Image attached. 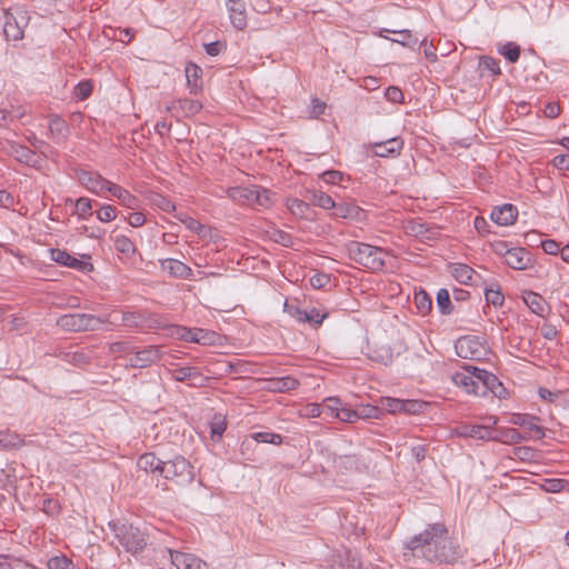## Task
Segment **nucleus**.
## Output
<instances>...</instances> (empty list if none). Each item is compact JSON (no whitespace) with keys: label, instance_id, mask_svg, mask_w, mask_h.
<instances>
[{"label":"nucleus","instance_id":"nucleus-1","mask_svg":"<svg viewBox=\"0 0 569 569\" xmlns=\"http://www.w3.org/2000/svg\"><path fill=\"white\" fill-rule=\"evenodd\" d=\"M447 532L446 527L442 523H433L429 526L423 532L412 537L407 543V548L415 552V555H421L428 561L447 562L449 555L443 550H439L440 538Z\"/></svg>","mask_w":569,"mask_h":569},{"label":"nucleus","instance_id":"nucleus-2","mask_svg":"<svg viewBox=\"0 0 569 569\" xmlns=\"http://www.w3.org/2000/svg\"><path fill=\"white\" fill-rule=\"evenodd\" d=\"M108 525L119 545L127 552L137 555L147 547L148 537L140 528L120 520H111Z\"/></svg>","mask_w":569,"mask_h":569},{"label":"nucleus","instance_id":"nucleus-3","mask_svg":"<svg viewBox=\"0 0 569 569\" xmlns=\"http://www.w3.org/2000/svg\"><path fill=\"white\" fill-rule=\"evenodd\" d=\"M346 251L350 259L372 271L382 270L385 267L386 251L382 248L359 241L346 243Z\"/></svg>","mask_w":569,"mask_h":569},{"label":"nucleus","instance_id":"nucleus-4","mask_svg":"<svg viewBox=\"0 0 569 569\" xmlns=\"http://www.w3.org/2000/svg\"><path fill=\"white\" fill-rule=\"evenodd\" d=\"M232 201L253 208H269L272 204L271 191L257 184L250 187H230L226 189Z\"/></svg>","mask_w":569,"mask_h":569},{"label":"nucleus","instance_id":"nucleus-5","mask_svg":"<svg viewBox=\"0 0 569 569\" xmlns=\"http://www.w3.org/2000/svg\"><path fill=\"white\" fill-rule=\"evenodd\" d=\"M104 323H112L110 316L101 317L91 313H68L57 320V325L61 329L72 332L98 331L101 330Z\"/></svg>","mask_w":569,"mask_h":569},{"label":"nucleus","instance_id":"nucleus-6","mask_svg":"<svg viewBox=\"0 0 569 569\" xmlns=\"http://www.w3.org/2000/svg\"><path fill=\"white\" fill-rule=\"evenodd\" d=\"M161 476L178 486L186 487L193 482L196 470L189 460L177 455L172 459L163 461Z\"/></svg>","mask_w":569,"mask_h":569},{"label":"nucleus","instance_id":"nucleus-7","mask_svg":"<svg viewBox=\"0 0 569 569\" xmlns=\"http://www.w3.org/2000/svg\"><path fill=\"white\" fill-rule=\"evenodd\" d=\"M3 33L7 40L18 41L23 39L24 28L30 17L27 10L18 9L14 12L2 9Z\"/></svg>","mask_w":569,"mask_h":569},{"label":"nucleus","instance_id":"nucleus-8","mask_svg":"<svg viewBox=\"0 0 569 569\" xmlns=\"http://www.w3.org/2000/svg\"><path fill=\"white\" fill-rule=\"evenodd\" d=\"M498 247L505 248L503 258L508 267L515 270H530L536 264L533 254L523 247L508 248L507 242L499 241Z\"/></svg>","mask_w":569,"mask_h":569},{"label":"nucleus","instance_id":"nucleus-9","mask_svg":"<svg viewBox=\"0 0 569 569\" xmlns=\"http://www.w3.org/2000/svg\"><path fill=\"white\" fill-rule=\"evenodd\" d=\"M455 350L458 357L477 361L483 359L487 355L482 338L471 335L457 339Z\"/></svg>","mask_w":569,"mask_h":569},{"label":"nucleus","instance_id":"nucleus-10","mask_svg":"<svg viewBox=\"0 0 569 569\" xmlns=\"http://www.w3.org/2000/svg\"><path fill=\"white\" fill-rule=\"evenodd\" d=\"M476 372H479L477 378L479 379V396H487L488 392L493 393L499 399H505L508 395L507 389L502 382L492 372L478 367H472Z\"/></svg>","mask_w":569,"mask_h":569},{"label":"nucleus","instance_id":"nucleus-11","mask_svg":"<svg viewBox=\"0 0 569 569\" xmlns=\"http://www.w3.org/2000/svg\"><path fill=\"white\" fill-rule=\"evenodd\" d=\"M403 231L406 234L415 237L422 242H429L438 239L440 232L435 224H428L421 219H409L403 222Z\"/></svg>","mask_w":569,"mask_h":569},{"label":"nucleus","instance_id":"nucleus-12","mask_svg":"<svg viewBox=\"0 0 569 569\" xmlns=\"http://www.w3.org/2000/svg\"><path fill=\"white\" fill-rule=\"evenodd\" d=\"M162 357V350L159 346H148L143 349L137 350L133 347L131 356L128 358V366L132 368H148L159 361Z\"/></svg>","mask_w":569,"mask_h":569},{"label":"nucleus","instance_id":"nucleus-13","mask_svg":"<svg viewBox=\"0 0 569 569\" xmlns=\"http://www.w3.org/2000/svg\"><path fill=\"white\" fill-rule=\"evenodd\" d=\"M171 376L173 380L186 382L192 388L204 387L209 381V378L198 367L192 366L178 367L171 371Z\"/></svg>","mask_w":569,"mask_h":569},{"label":"nucleus","instance_id":"nucleus-14","mask_svg":"<svg viewBox=\"0 0 569 569\" xmlns=\"http://www.w3.org/2000/svg\"><path fill=\"white\" fill-rule=\"evenodd\" d=\"M78 179L88 191L101 197L104 196L106 191H109L112 183L100 173L93 171H81L78 173Z\"/></svg>","mask_w":569,"mask_h":569},{"label":"nucleus","instance_id":"nucleus-15","mask_svg":"<svg viewBox=\"0 0 569 569\" xmlns=\"http://www.w3.org/2000/svg\"><path fill=\"white\" fill-rule=\"evenodd\" d=\"M473 366H465L462 371H458L452 375V382L463 388L466 392L479 396V379L477 378L479 372L472 368Z\"/></svg>","mask_w":569,"mask_h":569},{"label":"nucleus","instance_id":"nucleus-16","mask_svg":"<svg viewBox=\"0 0 569 569\" xmlns=\"http://www.w3.org/2000/svg\"><path fill=\"white\" fill-rule=\"evenodd\" d=\"M284 308L299 322H307L312 327H318L328 317L327 312L321 313L319 309L311 308L310 310H303L299 307L288 306L284 303Z\"/></svg>","mask_w":569,"mask_h":569},{"label":"nucleus","instance_id":"nucleus-17","mask_svg":"<svg viewBox=\"0 0 569 569\" xmlns=\"http://www.w3.org/2000/svg\"><path fill=\"white\" fill-rule=\"evenodd\" d=\"M50 256L54 262L79 271H90L93 269V266L90 262L79 260L62 249H51Z\"/></svg>","mask_w":569,"mask_h":569},{"label":"nucleus","instance_id":"nucleus-18","mask_svg":"<svg viewBox=\"0 0 569 569\" xmlns=\"http://www.w3.org/2000/svg\"><path fill=\"white\" fill-rule=\"evenodd\" d=\"M10 154L19 162L28 164L33 168H40L42 160L36 154L33 150L27 146L11 142L9 146Z\"/></svg>","mask_w":569,"mask_h":569},{"label":"nucleus","instance_id":"nucleus-19","mask_svg":"<svg viewBox=\"0 0 569 569\" xmlns=\"http://www.w3.org/2000/svg\"><path fill=\"white\" fill-rule=\"evenodd\" d=\"M160 267L162 271L177 279H190L193 274V271L189 266L172 258L160 260Z\"/></svg>","mask_w":569,"mask_h":569},{"label":"nucleus","instance_id":"nucleus-20","mask_svg":"<svg viewBox=\"0 0 569 569\" xmlns=\"http://www.w3.org/2000/svg\"><path fill=\"white\" fill-rule=\"evenodd\" d=\"M231 24L242 30L247 27L246 3L243 0H224Z\"/></svg>","mask_w":569,"mask_h":569},{"label":"nucleus","instance_id":"nucleus-21","mask_svg":"<svg viewBox=\"0 0 569 569\" xmlns=\"http://www.w3.org/2000/svg\"><path fill=\"white\" fill-rule=\"evenodd\" d=\"M539 418L527 413H513L510 422L515 426H520L531 432L537 440L545 438V429L538 425Z\"/></svg>","mask_w":569,"mask_h":569},{"label":"nucleus","instance_id":"nucleus-22","mask_svg":"<svg viewBox=\"0 0 569 569\" xmlns=\"http://www.w3.org/2000/svg\"><path fill=\"white\" fill-rule=\"evenodd\" d=\"M518 217V209L511 203H505L499 207H495L491 211L490 218L493 222L499 226L513 224Z\"/></svg>","mask_w":569,"mask_h":569},{"label":"nucleus","instance_id":"nucleus-23","mask_svg":"<svg viewBox=\"0 0 569 569\" xmlns=\"http://www.w3.org/2000/svg\"><path fill=\"white\" fill-rule=\"evenodd\" d=\"M332 209L335 218L362 221L366 217L365 210L351 202H335Z\"/></svg>","mask_w":569,"mask_h":569},{"label":"nucleus","instance_id":"nucleus-24","mask_svg":"<svg viewBox=\"0 0 569 569\" xmlns=\"http://www.w3.org/2000/svg\"><path fill=\"white\" fill-rule=\"evenodd\" d=\"M373 153L377 157H393L400 154L403 149V140L399 137L388 139L386 141L376 142L372 144Z\"/></svg>","mask_w":569,"mask_h":569},{"label":"nucleus","instance_id":"nucleus-25","mask_svg":"<svg viewBox=\"0 0 569 569\" xmlns=\"http://www.w3.org/2000/svg\"><path fill=\"white\" fill-rule=\"evenodd\" d=\"M522 299L526 303V306L533 312L535 315L539 317H546L550 310L549 305L547 303L546 299L531 290L525 291L522 295Z\"/></svg>","mask_w":569,"mask_h":569},{"label":"nucleus","instance_id":"nucleus-26","mask_svg":"<svg viewBox=\"0 0 569 569\" xmlns=\"http://www.w3.org/2000/svg\"><path fill=\"white\" fill-rule=\"evenodd\" d=\"M119 203L128 209L137 210L140 208V200L132 194L129 190L124 189L123 187L111 183L109 191Z\"/></svg>","mask_w":569,"mask_h":569},{"label":"nucleus","instance_id":"nucleus-27","mask_svg":"<svg viewBox=\"0 0 569 569\" xmlns=\"http://www.w3.org/2000/svg\"><path fill=\"white\" fill-rule=\"evenodd\" d=\"M180 110L184 117H192L200 112L202 104L194 99H179L166 108L167 111Z\"/></svg>","mask_w":569,"mask_h":569},{"label":"nucleus","instance_id":"nucleus-28","mask_svg":"<svg viewBox=\"0 0 569 569\" xmlns=\"http://www.w3.org/2000/svg\"><path fill=\"white\" fill-rule=\"evenodd\" d=\"M458 433L462 437H469L479 440L493 439V430L481 425H466L460 427Z\"/></svg>","mask_w":569,"mask_h":569},{"label":"nucleus","instance_id":"nucleus-29","mask_svg":"<svg viewBox=\"0 0 569 569\" xmlns=\"http://www.w3.org/2000/svg\"><path fill=\"white\" fill-rule=\"evenodd\" d=\"M137 466L140 470L151 473L158 472L161 476L163 460L159 459L153 452H146L139 457Z\"/></svg>","mask_w":569,"mask_h":569},{"label":"nucleus","instance_id":"nucleus-30","mask_svg":"<svg viewBox=\"0 0 569 569\" xmlns=\"http://www.w3.org/2000/svg\"><path fill=\"white\" fill-rule=\"evenodd\" d=\"M23 445L24 440L19 433L10 430H0V450H17Z\"/></svg>","mask_w":569,"mask_h":569},{"label":"nucleus","instance_id":"nucleus-31","mask_svg":"<svg viewBox=\"0 0 569 569\" xmlns=\"http://www.w3.org/2000/svg\"><path fill=\"white\" fill-rule=\"evenodd\" d=\"M49 131L52 138L59 142L68 137L69 126L67 121L59 116H51L49 121Z\"/></svg>","mask_w":569,"mask_h":569},{"label":"nucleus","instance_id":"nucleus-32","mask_svg":"<svg viewBox=\"0 0 569 569\" xmlns=\"http://www.w3.org/2000/svg\"><path fill=\"white\" fill-rule=\"evenodd\" d=\"M184 72L190 91L197 93L201 88L202 69L196 63L189 62L186 66Z\"/></svg>","mask_w":569,"mask_h":569},{"label":"nucleus","instance_id":"nucleus-33","mask_svg":"<svg viewBox=\"0 0 569 569\" xmlns=\"http://www.w3.org/2000/svg\"><path fill=\"white\" fill-rule=\"evenodd\" d=\"M527 439H528V437L521 435L517 429L506 428V429L496 431V433L493 432L492 440L500 441L502 443L512 445V443H519Z\"/></svg>","mask_w":569,"mask_h":569},{"label":"nucleus","instance_id":"nucleus-34","mask_svg":"<svg viewBox=\"0 0 569 569\" xmlns=\"http://www.w3.org/2000/svg\"><path fill=\"white\" fill-rule=\"evenodd\" d=\"M172 563L178 568L193 569L197 556L181 551L170 550Z\"/></svg>","mask_w":569,"mask_h":569},{"label":"nucleus","instance_id":"nucleus-35","mask_svg":"<svg viewBox=\"0 0 569 569\" xmlns=\"http://www.w3.org/2000/svg\"><path fill=\"white\" fill-rule=\"evenodd\" d=\"M308 193H309L308 200L313 206L320 207L325 210H331L335 207L336 201L326 192L320 191V190H312V191H308Z\"/></svg>","mask_w":569,"mask_h":569},{"label":"nucleus","instance_id":"nucleus-36","mask_svg":"<svg viewBox=\"0 0 569 569\" xmlns=\"http://www.w3.org/2000/svg\"><path fill=\"white\" fill-rule=\"evenodd\" d=\"M479 69L481 71V74H485L486 72L492 77L501 74L500 61L490 56L480 57Z\"/></svg>","mask_w":569,"mask_h":569},{"label":"nucleus","instance_id":"nucleus-37","mask_svg":"<svg viewBox=\"0 0 569 569\" xmlns=\"http://www.w3.org/2000/svg\"><path fill=\"white\" fill-rule=\"evenodd\" d=\"M451 274L460 283L469 284L471 283L475 270L468 264L457 263L453 264Z\"/></svg>","mask_w":569,"mask_h":569},{"label":"nucleus","instance_id":"nucleus-38","mask_svg":"<svg viewBox=\"0 0 569 569\" xmlns=\"http://www.w3.org/2000/svg\"><path fill=\"white\" fill-rule=\"evenodd\" d=\"M114 249L124 254L126 257H132L137 250L133 241L126 236H117L114 238Z\"/></svg>","mask_w":569,"mask_h":569},{"label":"nucleus","instance_id":"nucleus-39","mask_svg":"<svg viewBox=\"0 0 569 569\" xmlns=\"http://www.w3.org/2000/svg\"><path fill=\"white\" fill-rule=\"evenodd\" d=\"M63 360L73 366L82 367L90 363V356L82 350H70L63 353Z\"/></svg>","mask_w":569,"mask_h":569},{"label":"nucleus","instance_id":"nucleus-40","mask_svg":"<svg viewBox=\"0 0 569 569\" xmlns=\"http://www.w3.org/2000/svg\"><path fill=\"white\" fill-rule=\"evenodd\" d=\"M271 390L278 392H286L295 390L299 386V382L297 379L287 376L271 380Z\"/></svg>","mask_w":569,"mask_h":569},{"label":"nucleus","instance_id":"nucleus-41","mask_svg":"<svg viewBox=\"0 0 569 569\" xmlns=\"http://www.w3.org/2000/svg\"><path fill=\"white\" fill-rule=\"evenodd\" d=\"M287 208L293 216L299 218H305L310 209L308 202L297 198H289L287 200Z\"/></svg>","mask_w":569,"mask_h":569},{"label":"nucleus","instance_id":"nucleus-42","mask_svg":"<svg viewBox=\"0 0 569 569\" xmlns=\"http://www.w3.org/2000/svg\"><path fill=\"white\" fill-rule=\"evenodd\" d=\"M498 52L503 56L509 62L515 63L520 58L521 49L515 42H507L499 47Z\"/></svg>","mask_w":569,"mask_h":569},{"label":"nucleus","instance_id":"nucleus-43","mask_svg":"<svg viewBox=\"0 0 569 569\" xmlns=\"http://www.w3.org/2000/svg\"><path fill=\"white\" fill-rule=\"evenodd\" d=\"M437 307L441 315H450L452 312V305L450 300L449 291L445 288L437 292Z\"/></svg>","mask_w":569,"mask_h":569},{"label":"nucleus","instance_id":"nucleus-44","mask_svg":"<svg viewBox=\"0 0 569 569\" xmlns=\"http://www.w3.org/2000/svg\"><path fill=\"white\" fill-rule=\"evenodd\" d=\"M196 338L194 343H199L202 346H212L219 339V336L211 330H206L201 328H196Z\"/></svg>","mask_w":569,"mask_h":569},{"label":"nucleus","instance_id":"nucleus-45","mask_svg":"<svg viewBox=\"0 0 569 569\" xmlns=\"http://www.w3.org/2000/svg\"><path fill=\"white\" fill-rule=\"evenodd\" d=\"M252 439L259 443H272V445H281L282 436L279 433L270 432V431H259L252 433Z\"/></svg>","mask_w":569,"mask_h":569},{"label":"nucleus","instance_id":"nucleus-46","mask_svg":"<svg viewBox=\"0 0 569 569\" xmlns=\"http://www.w3.org/2000/svg\"><path fill=\"white\" fill-rule=\"evenodd\" d=\"M415 303L419 312L426 315L431 310L432 299L426 291L420 290L415 295Z\"/></svg>","mask_w":569,"mask_h":569},{"label":"nucleus","instance_id":"nucleus-47","mask_svg":"<svg viewBox=\"0 0 569 569\" xmlns=\"http://www.w3.org/2000/svg\"><path fill=\"white\" fill-rule=\"evenodd\" d=\"M427 407H428V403L422 400H416V399L403 400L402 413H407V415L422 413V412H425Z\"/></svg>","mask_w":569,"mask_h":569},{"label":"nucleus","instance_id":"nucleus-48","mask_svg":"<svg viewBox=\"0 0 569 569\" xmlns=\"http://www.w3.org/2000/svg\"><path fill=\"white\" fill-rule=\"evenodd\" d=\"M93 90V83L91 80L80 81L73 89V94L79 101L88 99Z\"/></svg>","mask_w":569,"mask_h":569},{"label":"nucleus","instance_id":"nucleus-49","mask_svg":"<svg viewBox=\"0 0 569 569\" xmlns=\"http://www.w3.org/2000/svg\"><path fill=\"white\" fill-rule=\"evenodd\" d=\"M74 209L80 219H86L92 214V200L81 197L74 202Z\"/></svg>","mask_w":569,"mask_h":569},{"label":"nucleus","instance_id":"nucleus-50","mask_svg":"<svg viewBox=\"0 0 569 569\" xmlns=\"http://www.w3.org/2000/svg\"><path fill=\"white\" fill-rule=\"evenodd\" d=\"M485 298L488 303L495 307H501L505 302V296L500 291L499 286H497L496 288H486Z\"/></svg>","mask_w":569,"mask_h":569},{"label":"nucleus","instance_id":"nucleus-51","mask_svg":"<svg viewBox=\"0 0 569 569\" xmlns=\"http://www.w3.org/2000/svg\"><path fill=\"white\" fill-rule=\"evenodd\" d=\"M174 218H177L179 221H181L187 229H189L190 231H193L196 233H201L202 229H203V226L196 219H193L192 217H189L187 213L184 212H178L174 214Z\"/></svg>","mask_w":569,"mask_h":569},{"label":"nucleus","instance_id":"nucleus-52","mask_svg":"<svg viewBox=\"0 0 569 569\" xmlns=\"http://www.w3.org/2000/svg\"><path fill=\"white\" fill-rule=\"evenodd\" d=\"M48 569H72L73 562L64 555L51 557L47 562Z\"/></svg>","mask_w":569,"mask_h":569},{"label":"nucleus","instance_id":"nucleus-53","mask_svg":"<svg viewBox=\"0 0 569 569\" xmlns=\"http://www.w3.org/2000/svg\"><path fill=\"white\" fill-rule=\"evenodd\" d=\"M172 335L177 336L178 339L187 341V342H194L197 340L196 338V328H187L182 326H174L172 328Z\"/></svg>","mask_w":569,"mask_h":569},{"label":"nucleus","instance_id":"nucleus-54","mask_svg":"<svg viewBox=\"0 0 569 569\" xmlns=\"http://www.w3.org/2000/svg\"><path fill=\"white\" fill-rule=\"evenodd\" d=\"M381 405L390 413H401L403 409V400L397 398H382Z\"/></svg>","mask_w":569,"mask_h":569},{"label":"nucleus","instance_id":"nucleus-55","mask_svg":"<svg viewBox=\"0 0 569 569\" xmlns=\"http://www.w3.org/2000/svg\"><path fill=\"white\" fill-rule=\"evenodd\" d=\"M96 213L101 222H110L117 218V209L111 204H103Z\"/></svg>","mask_w":569,"mask_h":569},{"label":"nucleus","instance_id":"nucleus-56","mask_svg":"<svg viewBox=\"0 0 569 569\" xmlns=\"http://www.w3.org/2000/svg\"><path fill=\"white\" fill-rule=\"evenodd\" d=\"M132 350L133 347L128 341H116L109 346V353L111 355L123 353L130 357Z\"/></svg>","mask_w":569,"mask_h":569},{"label":"nucleus","instance_id":"nucleus-57","mask_svg":"<svg viewBox=\"0 0 569 569\" xmlns=\"http://www.w3.org/2000/svg\"><path fill=\"white\" fill-rule=\"evenodd\" d=\"M343 405L339 398L329 397L325 399L322 409L327 410L331 416L336 417V413L342 409Z\"/></svg>","mask_w":569,"mask_h":569},{"label":"nucleus","instance_id":"nucleus-58","mask_svg":"<svg viewBox=\"0 0 569 569\" xmlns=\"http://www.w3.org/2000/svg\"><path fill=\"white\" fill-rule=\"evenodd\" d=\"M362 417L358 411L342 407V409L336 413V418L345 422H355Z\"/></svg>","mask_w":569,"mask_h":569},{"label":"nucleus","instance_id":"nucleus-59","mask_svg":"<svg viewBox=\"0 0 569 569\" xmlns=\"http://www.w3.org/2000/svg\"><path fill=\"white\" fill-rule=\"evenodd\" d=\"M398 34L397 39H393L395 42L400 43L407 47H413L418 43V39L412 36L409 30H400L396 31Z\"/></svg>","mask_w":569,"mask_h":569},{"label":"nucleus","instance_id":"nucleus-60","mask_svg":"<svg viewBox=\"0 0 569 569\" xmlns=\"http://www.w3.org/2000/svg\"><path fill=\"white\" fill-rule=\"evenodd\" d=\"M385 97L388 101L393 102V103H400L403 101L402 91L398 87H395V86H390L387 88V90L385 92Z\"/></svg>","mask_w":569,"mask_h":569},{"label":"nucleus","instance_id":"nucleus-61","mask_svg":"<svg viewBox=\"0 0 569 569\" xmlns=\"http://www.w3.org/2000/svg\"><path fill=\"white\" fill-rule=\"evenodd\" d=\"M342 178H343V173L338 170H328L321 174V179L323 180V182L330 183V184H336V183L340 182L342 180Z\"/></svg>","mask_w":569,"mask_h":569},{"label":"nucleus","instance_id":"nucleus-62","mask_svg":"<svg viewBox=\"0 0 569 569\" xmlns=\"http://www.w3.org/2000/svg\"><path fill=\"white\" fill-rule=\"evenodd\" d=\"M122 322L124 326L137 328L141 323V317L136 312H123L122 313Z\"/></svg>","mask_w":569,"mask_h":569},{"label":"nucleus","instance_id":"nucleus-63","mask_svg":"<svg viewBox=\"0 0 569 569\" xmlns=\"http://www.w3.org/2000/svg\"><path fill=\"white\" fill-rule=\"evenodd\" d=\"M204 49L209 56L216 57L226 49V44L221 41H213L210 43H206Z\"/></svg>","mask_w":569,"mask_h":569},{"label":"nucleus","instance_id":"nucleus-64","mask_svg":"<svg viewBox=\"0 0 569 569\" xmlns=\"http://www.w3.org/2000/svg\"><path fill=\"white\" fill-rule=\"evenodd\" d=\"M552 164L558 170H569V154L561 153L552 159Z\"/></svg>","mask_w":569,"mask_h":569}]
</instances>
